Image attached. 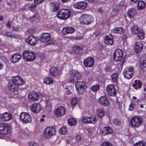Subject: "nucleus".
Instances as JSON below:
<instances>
[{"instance_id":"nucleus-1","label":"nucleus","mask_w":146,"mask_h":146,"mask_svg":"<svg viewBox=\"0 0 146 146\" xmlns=\"http://www.w3.org/2000/svg\"><path fill=\"white\" fill-rule=\"evenodd\" d=\"M123 52L121 49H118L116 50L113 54V58L115 61L117 62L116 68L118 69V71H121L123 67L125 60L122 58L123 56Z\"/></svg>"},{"instance_id":"nucleus-2","label":"nucleus","mask_w":146,"mask_h":146,"mask_svg":"<svg viewBox=\"0 0 146 146\" xmlns=\"http://www.w3.org/2000/svg\"><path fill=\"white\" fill-rule=\"evenodd\" d=\"M24 60L27 62H31L34 60L36 58L35 53L28 50H24L22 54Z\"/></svg>"},{"instance_id":"nucleus-3","label":"nucleus","mask_w":146,"mask_h":146,"mask_svg":"<svg viewBox=\"0 0 146 146\" xmlns=\"http://www.w3.org/2000/svg\"><path fill=\"white\" fill-rule=\"evenodd\" d=\"M72 14L71 11L69 9H62L60 10L57 14L58 18L65 20L69 18Z\"/></svg>"},{"instance_id":"nucleus-4","label":"nucleus","mask_w":146,"mask_h":146,"mask_svg":"<svg viewBox=\"0 0 146 146\" xmlns=\"http://www.w3.org/2000/svg\"><path fill=\"white\" fill-rule=\"evenodd\" d=\"M70 76L68 80L70 82H74L79 79L81 77V74L75 70H72L69 72Z\"/></svg>"},{"instance_id":"nucleus-5","label":"nucleus","mask_w":146,"mask_h":146,"mask_svg":"<svg viewBox=\"0 0 146 146\" xmlns=\"http://www.w3.org/2000/svg\"><path fill=\"white\" fill-rule=\"evenodd\" d=\"M142 122V118L141 117L135 116L131 118V124L133 126L137 127L141 125Z\"/></svg>"},{"instance_id":"nucleus-6","label":"nucleus","mask_w":146,"mask_h":146,"mask_svg":"<svg viewBox=\"0 0 146 146\" xmlns=\"http://www.w3.org/2000/svg\"><path fill=\"white\" fill-rule=\"evenodd\" d=\"M134 68L132 67H129L126 68L123 71L124 76L128 79H131L133 76Z\"/></svg>"},{"instance_id":"nucleus-7","label":"nucleus","mask_w":146,"mask_h":146,"mask_svg":"<svg viewBox=\"0 0 146 146\" xmlns=\"http://www.w3.org/2000/svg\"><path fill=\"white\" fill-rule=\"evenodd\" d=\"M10 127L9 125L5 123L0 124V134L6 135L9 133Z\"/></svg>"},{"instance_id":"nucleus-8","label":"nucleus","mask_w":146,"mask_h":146,"mask_svg":"<svg viewBox=\"0 0 146 146\" xmlns=\"http://www.w3.org/2000/svg\"><path fill=\"white\" fill-rule=\"evenodd\" d=\"M20 118L22 121L25 123L30 122L31 117L29 114L27 112H22L20 115Z\"/></svg>"},{"instance_id":"nucleus-9","label":"nucleus","mask_w":146,"mask_h":146,"mask_svg":"<svg viewBox=\"0 0 146 146\" xmlns=\"http://www.w3.org/2000/svg\"><path fill=\"white\" fill-rule=\"evenodd\" d=\"M55 130L52 127L46 128L44 131V136L46 138H50L55 134Z\"/></svg>"},{"instance_id":"nucleus-10","label":"nucleus","mask_w":146,"mask_h":146,"mask_svg":"<svg viewBox=\"0 0 146 146\" xmlns=\"http://www.w3.org/2000/svg\"><path fill=\"white\" fill-rule=\"evenodd\" d=\"M80 21L81 23L82 24H87L92 22L93 19L91 16L84 15L81 17Z\"/></svg>"},{"instance_id":"nucleus-11","label":"nucleus","mask_w":146,"mask_h":146,"mask_svg":"<svg viewBox=\"0 0 146 146\" xmlns=\"http://www.w3.org/2000/svg\"><path fill=\"white\" fill-rule=\"evenodd\" d=\"M12 83L16 86L22 85L25 83L23 80L18 76H14L13 78Z\"/></svg>"},{"instance_id":"nucleus-12","label":"nucleus","mask_w":146,"mask_h":146,"mask_svg":"<svg viewBox=\"0 0 146 146\" xmlns=\"http://www.w3.org/2000/svg\"><path fill=\"white\" fill-rule=\"evenodd\" d=\"M65 110L64 108L62 106L58 107L54 111L55 115L58 117H60L64 115Z\"/></svg>"},{"instance_id":"nucleus-13","label":"nucleus","mask_w":146,"mask_h":146,"mask_svg":"<svg viewBox=\"0 0 146 146\" xmlns=\"http://www.w3.org/2000/svg\"><path fill=\"white\" fill-rule=\"evenodd\" d=\"M27 41L31 45L33 46L37 44L38 42V39L37 37L31 35L27 38Z\"/></svg>"},{"instance_id":"nucleus-14","label":"nucleus","mask_w":146,"mask_h":146,"mask_svg":"<svg viewBox=\"0 0 146 146\" xmlns=\"http://www.w3.org/2000/svg\"><path fill=\"white\" fill-rule=\"evenodd\" d=\"M100 133L103 135H106L112 133V129L110 126L103 127L100 129Z\"/></svg>"},{"instance_id":"nucleus-15","label":"nucleus","mask_w":146,"mask_h":146,"mask_svg":"<svg viewBox=\"0 0 146 146\" xmlns=\"http://www.w3.org/2000/svg\"><path fill=\"white\" fill-rule=\"evenodd\" d=\"M41 109V106L39 103H34L31 106V110L35 113H38Z\"/></svg>"},{"instance_id":"nucleus-16","label":"nucleus","mask_w":146,"mask_h":146,"mask_svg":"<svg viewBox=\"0 0 146 146\" xmlns=\"http://www.w3.org/2000/svg\"><path fill=\"white\" fill-rule=\"evenodd\" d=\"M107 90L108 94L111 96H114L116 95V92L114 86L110 84L107 87Z\"/></svg>"},{"instance_id":"nucleus-17","label":"nucleus","mask_w":146,"mask_h":146,"mask_svg":"<svg viewBox=\"0 0 146 146\" xmlns=\"http://www.w3.org/2000/svg\"><path fill=\"white\" fill-rule=\"evenodd\" d=\"M50 38V35L49 34L45 33L41 34L40 39L42 42L46 43L49 41Z\"/></svg>"},{"instance_id":"nucleus-18","label":"nucleus","mask_w":146,"mask_h":146,"mask_svg":"<svg viewBox=\"0 0 146 146\" xmlns=\"http://www.w3.org/2000/svg\"><path fill=\"white\" fill-rule=\"evenodd\" d=\"M21 58V55L18 53H15L11 55L10 59L11 62L15 63L19 62Z\"/></svg>"},{"instance_id":"nucleus-19","label":"nucleus","mask_w":146,"mask_h":146,"mask_svg":"<svg viewBox=\"0 0 146 146\" xmlns=\"http://www.w3.org/2000/svg\"><path fill=\"white\" fill-rule=\"evenodd\" d=\"M75 31V29L72 27H64L62 31V34L66 35L68 34H72Z\"/></svg>"},{"instance_id":"nucleus-20","label":"nucleus","mask_w":146,"mask_h":146,"mask_svg":"<svg viewBox=\"0 0 146 146\" xmlns=\"http://www.w3.org/2000/svg\"><path fill=\"white\" fill-rule=\"evenodd\" d=\"M94 60L93 58L90 57L85 59L84 61V64L85 66L91 67L94 64Z\"/></svg>"},{"instance_id":"nucleus-21","label":"nucleus","mask_w":146,"mask_h":146,"mask_svg":"<svg viewBox=\"0 0 146 146\" xmlns=\"http://www.w3.org/2000/svg\"><path fill=\"white\" fill-rule=\"evenodd\" d=\"M98 101L101 104L105 106H108L109 103L108 98L106 96L100 97Z\"/></svg>"},{"instance_id":"nucleus-22","label":"nucleus","mask_w":146,"mask_h":146,"mask_svg":"<svg viewBox=\"0 0 146 146\" xmlns=\"http://www.w3.org/2000/svg\"><path fill=\"white\" fill-rule=\"evenodd\" d=\"M29 100L31 101H34L38 99V94L35 92L30 93L28 96Z\"/></svg>"},{"instance_id":"nucleus-23","label":"nucleus","mask_w":146,"mask_h":146,"mask_svg":"<svg viewBox=\"0 0 146 146\" xmlns=\"http://www.w3.org/2000/svg\"><path fill=\"white\" fill-rule=\"evenodd\" d=\"M83 46L80 45H75L72 47V50L74 54H79L81 53L83 51Z\"/></svg>"},{"instance_id":"nucleus-24","label":"nucleus","mask_w":146,"mask_h":146,"mask_svg":"<svg viewBox=\"0 0 146 146\" xmlns=\"http://www.w3.org/2000/svg\"><path fill=\"white\" fill-rule=\"evenodd\" d=\"M1 119L4 121H8L12 118L11 115L9 113L5 112L0 115Z\"/></svg>"},{"instance_id":"nucleus-25","label":"nucleus","mask_w":146,"mask_h":146,"mask_svg":"<svg viewBox=\"0 0 146 146\" xmlns=\"http://www.w3.org/2000/svg\"><path fill=\"white\" fill-rule=\"evenodd\" d=\"M86 6L87 3L84 1L76 3L74 5V8L79 9H84Z\"/></svg>"},{"instance_id":"nucleus-26","label":"nucleus","mask_w":146,"mask_h":146,"mask_svg":"<svg viewBox=\"0 0 146 146\" xmlns=\"http://www.w3.org/2000/svg\"><path fill=\"white\" fill-rule=\"evenodd\" d=\"M135 83L132 84L133 86L136 90H139L141 87L142 83L139 80H136L134 81Z\"/></svg>"},{"instance_id":"nucleus-27","label":"nucleus","mask_w":146,"mask_h":146,"mask_svg":"<svg viewBox=\"0 0 146 146\" xmlns=\"http://www.w3.org/2000/svg\"><path fill=\"white\" fill-rule=\"evenodd\" d=\"M143 45L141 42H137L136 43L135 50L136 53L140 52L143 49Z\"/></svg>"},{"instance_id":"nucleus-28","label":"nucleus","mask_w":146,"mask_h":146,"mask_svg":"<svg viewBox=\"0 0 146 146\" xmlns=\"http://www.w3.org/2000/svg\"><path fill=\"white\" fill-rule=\"evenodd\" d=\"M105 42L107 45H112L113 44L112 37L111 36H106L105 38Z\"/></svg>"},{"instance_id":"nucleus-29","label":"nucleus","mask_w":146,"mask_h":146,"mask_svg":"<svg viewBox=\"0 0 146 146\" xmlns=\"http://www.w3.org/2000/svg\"><path fill=\"white\" fill-rule=\"evenodd\" d=\"M59 72L58 69L55 67L51 68L49 71V74L51 76H56L58 74Z\"/></svg>"},{"instance_id":"nucleus-30","label":"nucleus","mask_w":146,"mask_h":146,"mask_svg":"<svg viewBox=\"0 0 146 146\" xmlns=\"http://www.w3.org/2000/svg\"><path fill=\"white\" fill-rule=\"evenodd\" d=\"M136 13L135 10L134 8L131 9L127 11V15L130 19L133 18Z\"/></svg>"},{"instance_id":"nucleus-31","label":"nucleus","mask_w":146,"mask_h":146,"mask_svg":"<svg viewBox=\"0 0 146 146\" xmlns=\"http://www.w3.org/2000/svg\"><path fill=\"white\" fill-rule=\"evenodd\" d=\"M124 31L123 29L121 27H115L111 30V32L115 33L122 34Z\"/></svg>"},{"instance_id":"nucleus-32","label":"nucleus","mask_w":146,"mask_h":146,"mask_svg":"<svg viewBox=\"0 0 146 146\" xmlns=\"http://www.w3.org/2000/svg\"><path fill=\"white\" fill-rule=\"evenodd\" d=\"M75 85L76 88L87 87L85 83L83 82H77Z\"/></svg>"},{"instance_id":"nucleus-33","label":"nucleus","mask_w":146,"mask_h":146,"mask_svg":"<svg viewBox=\"0 0 146 146\" xmlns=\"http://www.w3.org/2000/svg\"><path fill=\"white\" fill-rule=\"evenodd\" d=\"M139 27L137 26H134L131 28V32L133 35H136L140 31Z\"/></svg>"},{"instance_id":"nucleus-34","label":"nucleus","mask_w":146,"mask_h":146,"mask_svg":"<svg viewBox=\"0 0 146 146\" xmlns=\"http://www.w3.org/2000/svg\"><path fill=\"white\" fill-rule=\"evenodd\" d=\"M97 114L100 118H102L104 115V112L102 108H99L97 111Z\"/></svg>"},{"instance_id":"nucleus-35","label":"nucleus","mask_w":146,"mask_h":146,"mask_svg":"<svg viewBox=\"0 0 146 146\" xmlns=\"http://www.w3.org/2000/svg\"><path fill=\"white\" fill-rule=\"evenodd\" d=\"M87 87H83L76 88L78 94H82L85 92L86 90Z\"/></svg>"},{"instance_id":"nucleus-36","label":"nucleus","mask_w":146,"mask_h":146,"mask_svg":"<svg viewBox=\"0 0 146 146\" xmlns=\"http://www.w3.org/2000/svg\"><path fill=\"white\" fill-rule=\"evenodd\" d=\"M145 2L143 1H140L137 5L138 8L139 10L143 9L145 7Z\"/></svg>"},{"instance_id":"nucleus-37","label":"nucleus","mask_w":146,"mask_h":146,"mask_svg":"<svg viewBox=\"0 0 146 146\" xmlns=\"http://www.w3.org/2000/svg\"><path fill=\"white\" fill-rule=\"evenodd\" d=\"M45 109L48 112H50L52 110V105L51 103L49 102H47Z\"/></svg>"},{"instance_id":"nucleus-38","label":"nucleus","mask_w":146,"mask_h":146,"mask_svg":"<svg viewBox=\"0 0 146 146\" xmlns=\"http://www.w3.org/2000/svg\"><path fill=\"white\" fill-rule=\"evenodd\" d=\"M12 82L11 83L9 84L8 85V88L12 92H13L15 90L17 89V87Z\"/></svg>"},{"instance_id":"nucleus-39","label":"nucleus","mask_w":146,"mask_h":146,"mask_svg":"<svg viewBox=\"0 0 146 146\" xmlns=\"http://www.w3.org/2000/svg\"><path fill=\"white\" fill-rule=\"evenodd\" d=\"M53 80L52 78L50 77H48L44 80V83L46 84H52L53 82Z\"/></svg>"},{"instance_id":"nucleus-40","label":"nucleus","mask_w":146,"mask_h":146,"mask_svg":"<svg viewBox=\"0 0 146 146\" xmlns=\"http://www.w3.org/2000/svg\"><path fill=\"white\" fill-rule=\"evenodd\" d=\"M137 34L139 38L140 39H143L144 37L145 33L142 29L140 30Z\"/></svg>"},{"instance_id":"nucleus-41","label":"nucleus","mask_w":146,"mask_h":146,"mask_svg":"<svg viewBox=\"0 0 146 146\" xmlns=\"http://www.w3.org/2000/svg\"><path fill=\"white\" fill-rule=\"evenodd\" d=\"M68 123L70 125L72 126L76 124V122L75 119L70 118L68 120Z\"/></svg>"},{"instance_id":"nucleus-42","label":"nucleus","mask_w":146,"mask_h":146,"mask_svg":"<svg viewBox=\"0 0 146 146\" xmlns=\"http://www.w3.org/2000/svg\"><path fill=\"white\" fill-rule=\"evenodd\" d=\"M78 99L76 97L72 98L71 100V104L72 106H75L77 104Z\"/></svg>"},{"instance_id":"nucleus-43","label":"nucleus","mask_w":146,"mask_h":146,"mask_svg":"<svg viewBox=\"0 0 146 146\" xmlns=\"http://www.w3.org/2000/svg\"><path fill=\"white\" fill-rule=\"evenodd\" d=\"M111 77L112 81L113 82H116L117 79L118 77V75L116 73H114L111 75Z\"/></svg>"},{"instance_id":"nucleus-44","label":"nucleus","mask_w":146,"mask_h":146,"mask_svg":"<svg viewBox=\"0 0 146 146\" xmlns=\"http://www.w3.org/2000/svg\"><path fill=\"white\" fill-rule=\"evenodd\" d=\"M67 130L65 127H61L59 130V133L61 135H64L66 133Z\"/></svg>"},{"instance_id":"nucleus-45","label":"nucleus","mask_w":146,"mask_h":146,"mask_svg":"<svg viewBox=\"0 0 146 146\" xmlns=\"http://www.w3.org/2000/svg\"><path fill=\"white\" fill-rule=\"evenodd\" d=\"M134 146H146V143L141 141L136 143L135 144Z\"/></svg>"},{"instance_id":"nucleus-46","label":"nucleus","mask_w":146,"mask_h":146,"mask_svg":"<svg viewBox=\"0 0 146 146\" xmlns=\"http://www.w3.org/2000/svg\"><path fill=\"white\" fill-rule=\"evenodd\" d=\"M113 124L117 126H119L121 123L120 120L117 118H115L113 120Z\"/></svg>"},{"instance_id":"nucleus-47","label":"nucleus","mask_w":146,"mask_h":146,"mask_svg":"<svg viewBox=\"0 0 146 146\" xmlns=\"http://www.w3.org/2000/svg\"><path fill=\"white\" fill-rule=\"evenodd\" d=\"M120 8V7L118 4H114L112 7L113 11L114 12H117L119 10Z\"/></svg>"},{"instance_id":"nucleus-48","label":"nucleus","mask_w":146,"mask_h":146,"mask_svg":"<svg viewBox=\"0 0 146 146\" xmlns=\"http://www.w3.org/2000/svg\"><path fill=\"white\" fill-rule=\"evenodd\" d=\"M100 88V86L98 84H97L95 85L92 86L91 87L92 90L94 92L98 90Z\"/></svg>"},{"instance_id":"nucleus-49","label":"nucleus","mask_w":146,"mask_h":146,"mask_svg":"<svg viewBox=\"0 0 146 146\" xmlns=\"http://www.w3.org/2000/svg\"><path fill=\"white\" fill-rule=\"evenodd\" d=\"M135 107V104L134 103V102H132L131 103L129 110L130 111H132Z\"/></svg>"},{"instance_id":"nucleus-50","label":"nucleus","mask_w":146,"mask_h":146,"mask_svg":"<svg viewBox=\"0 0 146 146\" xmlns=\"http://www.w3.org/2000/svg\"><path fill=\"white\" fill-rule=\"evenodd\" d=\"M102 145V146H113L111 143L108 141L103 142Z\"/></svg>"},{"instance_id":"nucleus-51","label":"nucleus","mask_w":146,"mask_h":146,"mask_svg":"<svg viewBox=\"0 0 146 146\" xmlns=\"http://www.w3.org/2000/svg\"><path fill=\"white\" fill-rule=\"evenodd\" d=\"M90 117V123H95L97 119L95 117L92 116Z\"/></svg>"},{"instance_id":"nucleus-52","label":"nucleus","mask_w":146,"mask_h":146,"mask_svg":"<svg viewBox=\"0 0 146 146\" xmlns=\"http://www.w3.org/2000/svg\"><path fill=\"white\" fill-rule=\"evenodd\" d=\"M4 35L7 36H9L10 37H13L14 36L13 34L11 33L10 32H6L5 33Z\"/></svg>"},{"instance_id":"nucleus-53","label":"nucleus","mask_w":146,"mask_h":146,"mask_svg":"<svg viewBox=\"0 0 146 146\" xmlns=\"http://www.w3.org/2000/svg\"><path fill=\"white\" fill-rule=\"evenodd\" d=\"M30 146H38V145L36 143L31 142L29 143Z\"/></svg>"},{"instance_id":"nucleus-54","label":"nucleus","mask_w":146,"mask_h":146,"mask_svg":"<svg viewBox=\"0 0 146 146\" xmlns=\"http://www.w3.org/2000/svg\"><path fill=\"white\" fill-rule=\"evenodd\" d=\"M142 64L143 68L146 67V58L143 60Z\"/></svg>"},{"instance_id":"nucleus-55","label":"nucleus","mask_w":146,"mask_h":146,"mask_svg":"<svg viewBox=\"0 0 146 146\" xmlns=\"http://www.w3.org/2000/svg\"><path fill=\"white\" fill-rule=\"evenodd\" d=\"M88 117L87 116H85L84 117H82V122L84 123H87V119Z\"/></svg>"},{"instance_id":"nucleus-56","label":"nucleus","mask_w":146,"mask_h":146,"mask_svg":"<svg viewBox=\"0 0 146 146\" xmlns=\"http://www.w3.org/2000/svg\"><path fill=\"white\" fill-rule=\"evenodd\" d=\"M53 6H54V7L55 9H54V11H57L58 9V5L57 4H56L55 3H53Z\"/></svg>"},{"instance_id":"nucleus-57","label":"nucleus","mask_w":146,"mask_h":146,"mask_svg":"<svg viewBox=\"0 0 146 146\" xmlns=\"http://www.w3.org/2000/svg\"><path fill=\"white\" fill-rule=\"evenodd\" d=\"M111 69V67L109 66H106L105 68V70L107 72H109Z\"/></svg>"},{"instance_id":"nucleus-58","label":"nucleus","mask_w":146,"mask_h":146,"mask_svg":"<svg viewBox=\"0 0 146 146\" xmlns=\"http://www.w3.org/2000/svg\"><path fill=\"white\" fill-rule=\"evenodd\" d=\"M101 33V31L100 30L96 31L95 33V35L96 37H97Z\"/></svg>"},{"instance_id":"nucleus-59","label":"nucleus","mask_w":146,"mask_h":146,"mask_svg":"<svg viewBox=\"0 0 146 146\" xmlns=\"http://www.w3.org/2000/svg\"><path fill=\"white\" fill-rule=\"evenodd\" d=\"M97 11L99 13H102L104 12L103 9L102 7L99 8L98 9Z\"/></svg>"},{"instance_id":"nucleus-60","label":"nucleus","mask_w":146,"mask_h":146,"mask_svg":"<svg viewBox=\"0 0 146 146\" xmlns=\"http://www.w3.org/2000/svg\"><path fill=\"white\" fill-rule=\"evenodd\" d=\"M44 0H35L34 2L35 4H37L42 2Z\"/></svg>"},{"instance_id":"nucleus-61","label":"nucleus","mask_w":146,"mask_h":146,"mask_svg":"<svg viewBox=\"0 0 146 146\" xmlns=\"http://www.w3.org/2000/svg\"><path fill=\"white\" fill-rule=\"evenodd\" d=\"M124 3L123 1H121L119 4L118 5L120 8H121L124 5Z\"/></svg>"},{"instance_id":"nucleus-62","label":"nucleus","mask_w":146,"mask_h":146,"mask_svg":"<svg viewBox=\"0 0 146 146\" xmlns=\"http://www.w3.org/2000/svg\"><path fill=\"white\" fill-rule=\"evenodd\" d=\"M12 23V22L11 21H9L7 22V23L6 25L7 27H11V25Z\"/></svg>"},{"instance_id":"nucleus-63","label":"nucleus","mask_w":146,"mask_h":146,"mask_svg":"<svg viewBox=\"0 0 146 146\" xmlns=\"http://www.w3.org/2000/svg\"><path fill=\"white\" fill-rule=\"evenodd\" d=\"M97 0H88V1L90 3H94L97 1Z\"/></svg>"},{"instance_id":"nucleus-64","label":"nucleus","mask_w":146,"mask_h":146,"mask_svg":"<svg viewBox=\"0 0 146 146\" xmlns=\"http://www.w3.org/2000/svg\"><path fill=\"white\" fill-rule=\"evenodd\" d=\"M76 138V140L78 141H80L81 140V137L80 135H77Z\"/></svg>"}]
</instances>
